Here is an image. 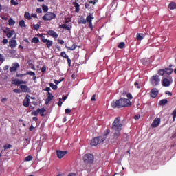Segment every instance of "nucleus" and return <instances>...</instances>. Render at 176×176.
Masks as SVG:
<instances>
[{
  "instance_id": "obj_1",
  "label": "nucleus",
  "mask_w": 176,
  "mask_h": 176,
  "mask_svg": "<svg viewBox=\"0 0 176 176\" xmlns=\"http://www.w3.org/2000/svg\"><path fill=\"white\" fill-rule=\"evenodd\" d=\"M111 129L113 130V142L118 141V138L120 137V131L123 130V124L120 122V117H116L112 123Z\"/></svg>"
},
{
  "instance_id": "obj_2",
  "label": "nucleus",
  "mask_w": 176,
  "mask_h": 176,
  "mask_svg": "<svg viewBox=\"0 0 176 176\" xmlns=\"http://www.w3.org/2000/svg\"><path fill=\"white\" fill-rule=\"evenodd\" d=\"M131 105H133L131 101L124 98H121L119 100H113L111 102V107L113 109L126 108L127 107H131Z\"/></svg>"
},
{
  "instance_id": "obj_3",
  "label": "nucleus",
  "mask_w": 176,
  "mask_h": 176,
  "mask_svg": "<svg viewBox=\"0 0 176 176\" xmlns=\"http://www.w3.org/2000/svg\"><path fill=\"white\" fill-rule=\"evenodd\" d=\"M173 83V77L171 76H168L167 78L164 77L162 80V84L164 87H168L171 86Z\"/></svg>"
},
{
  "instance_id": "obj_4",
  "label": "nucleus",
  "mask_w": 176,
  "mask_h": 176,
  "mask_svg": "<svg viewBox=\"0 0 176 176\" xmlns=\"http://www.w3.org/2000/svg\"><path fill=\"white\" fill-rule=\"evenodd\" d=\"M37 36L41 38V42H43V43H46V46L48 49H50V47L53 46V41L45 38V36H43V34H37Z\"/></svg>"
},
{
  "instance_id": "obj_5",
  "label": "nucleus",
  "mask_w": 176,
  "mask_h": 176,
  "mask_svg": "<svg viewBox=\"0 0 176 176\" xmlns=\"http://www.w3.org/2000/svg\"><path fill=\"white\" fill-rule=\"evenodd\" d=\"M83 161L87 164H93L94 163V156L92 154H86L83 157Z\"/></svg>"
},
{
  "instance_id": "obj_6",
  "label": "nucleus",
  "mask_w": 176,
  "mask_h": 176,
  "mask_svg": "<svg viewBox=\"0 0 176 176\" xmlns=\"http://www.w3.org/2000/svg\"><path fill=\"white\" fill-rule=\"evenodd\" d=\"M105 141V138H102V136L96 137L91 141V146H97L98 144H101Z\"/></svg>"
},
{
  "instance_id": "obj_7",
  "label": "nucleus",
  "mask_w": 176,
  "mask_h": 176,
  "mask_svg": "<svg viewBox=\"0 0 176 176\" xmlns=\"http://www.w3.org/2000/svg\"><path fill=\"white\" fill-rule=\"evenodd\" d=\"M150 82L153 86H157L160 83V77L156 74L150 78Z\"/></svg>"
},
{
  "instance_id": "obj_8",
  "label": "nucleus",
  "mask_w": 176,
  "mask_h": 176,
  "mask_svg": "<svg viewBox=\"0 0 176 176\" xmlns=\"http://www.w3.org/2000/svg\"><path fill=\"white\" fill-rule=\"evenodd\" d=\"M53 19H56V14L54 12H47L43 16V20H44V21H50L51 20H53Z\"/></svg>"
},
{
  "instance_id": "obj_9",
  "label": "nucleus",
  "mask_w": 176,
  "mask_h": 176,
  "mask_svg": "<svg viewBox=\"0 0 176 176\" xmlns=\"http://www.w3.org/2000/svg\"><path fill=\"white\" fill-rule=\"evenodd\" d=\"M171 75L173 74V69L171 68H165V69H161L158 70V75L160 76H163V75Z\"/></svg>"
},
{
  "instance_id": "obj_10",
  "label": "nucleus",
  "mask_w": 176,
  "mask_h": 176,
  "mask_svg": "<svg viewBox=\"0 0 176 176\" xmlns=\"http://www.w3.org/2000/svg\"><path fill=\"white\" fill-rule=\"evenodd\" d=\"M93 20H94V17L91 14H89L87 16V23L89 24V28L93 31Z\"/></svg>"
},
{
  "instance_id": "obj_11",
  "label": "nucleus",
  "mask_w": 176,
  "mask_h": 176,
  "mask_svg": "<svg viewBox=\"0 0 176 176\" xmlns=\"http://www.w3.org/2000/svg\"><path fill=\"white\" fill-rule=\"evenodd\" d=\"M56 155L58 159H63V157L67 155V151L57 150Z\"/></svg>"
},
{
  "instance_id": "obj_12",
  "label": "nucleus",
  "mask_w": 176,
  "mask_h": 176,
  "mask_svg": "<svg viewBox=\"0 0 176 176\" xmlns=\"http://www.w3.org/2000/svg\"><path fill=\"white\" fill-rule=\"evenodd\" d=\"M159 94V90L157 88H153L151 90L150 95L152 98H156Z\"/></svg>"
},
{
  "instance_id": "obj_13",
  "label": "nucleus",
  "mask_w": 176,
  "mask_h": 176,
  "mask_svg": "<svg viewBox=\"0 0 176 176\" xmlns=\"http://www.w3.org/2000/svg\"><path fill=\"white\" fill-rule=\"evenodd\" d=\"M60 56L63 58H66L67 61V64L69 65V67H71V58H69V57L68 56V55H67V54L65 53V52H62L60 53Z\"/></svg>"
},
{
  "instance_id": "obj_14",
  "label": "nucleus",
  "mask_w": 176,
  "mask_h": 176,
  "mask_svg": "<svg viewBox=\"0 0 176 176\" xmlns=\"http://www.w3.org/2000/svg\"><path fill=\"white\" fill-rule=\"evenodd\" d=\"M159 124H160V118H155L151 124V127H153V129L159 127Z\"/></svg>"
},
{
  "instance_id": "obj_15",
  "label": "nucleus",
  "mask_w": 176,
  "mask_h": 176,
  "mask_svg": "<svg viewBox=\"0 0 176 176\" xmlns=\"http://www.w3.org/2000/svg\"><path fill=\"white\" fill-rule=\"evenodd\" d=\"M60 28H63V30H67V31H71V29L72 28V23H70L68 25H67V24L60 25Z\"/></svg>"
},
{
  "instance_id": "obj_16",
  "label": "nucleus",
  "mask_w": 176,
  "mask_h": 176,
  "mask_svg": "<svg viewBox=\"0 0 176 176\" xmlns=\"http://www.w3.org/2000/svg\"><path fill=\"white\" fill-rule=\"evenodd\" d=\"M53 95L52 94V93L48 92V96L47 98L45 99V105H49V102H50V101H52V100H53Z\"/></svg>"
},
{
  "instance_id": "obj_17",
  "label": "nucleus",
  "mask_w": 176,
  "mask_h": 176,
  "mask_svg": "<svg viewBox=\"0 0 176 176\" xmlns=\"http://www.w3.org/2000/svg\"><path fill=\"white\" fill-rule=\"evenodd\" d=\"M9 45L11 49H13L17 46V41L13 38L11 39V41H9Z\"/></svg>"
},
{
  "instance_id": "obj_18",
  "label": "nucleus",
  "mask_w": 176,
  "mask_h": 176,
  "mask_svg": "<svg viewBox=\"0 0 176 176\" xmlns=\"http://www.w3.org/2000/svg\"><path fill=\"white\" fill-rule=\"evenodd\" d=\"M19 68H20V65L19 64V63H16L14 64V66L10 68V71L11 72H14L16 69H19Z\"/></svg>"
},
{
  "instance_id": "obj_19",
  "label": "nucleus",
  "mask_w": 176,
  "mask_h": 176,
  "mask_svg": "<svg viewBox=\"0 0 176 176\" xmlns=\"http://www.w3.org/2000/svg\"><path fill=\"white\" fill-rule=\"evenodd\" d=\"M23 107H25V108H28L30 107V98H28L27 96L23 100Z\"/></svg>"
},
{
  "instance_id": "obj_20",
  "label": "nucleus",
  "mask_w": 176,
  "mask_h": 176,
  "mask_svg": "<svg viewBox=\"0 0 176 176\" xmlns=\"http://www.w3.org/2000/svg\"><path fill=\"white\" fill-rule=\"evenodd\" d=\"M47 34L53 38H58V34L53 30H49Z\"/></svg>"
},
{
  "instance_id": "obj_21",
  "label": "nucleus",
  "mask_w": 176,
  "mask_h": 176,
  "mask_svg": "<svg viewBox=\"0 0 176 176\" xmlns=\"http://www.w3.org/2000/svg\"><path fill=\"white\" fill-rule=\"evenodd\" d=\"M20 89H21V93H27L30 90L27 85H20Z\"/></svg>"
},
{
  "instance_id": "obj_22",
  "label": "nucleus",
  "mask_w": 176,
  "mask_h": 176,
  "mask_svg": "<svg viewBox=\"0 0 176 176\" xmlns=\"http://www.w3.org/2000/svg\"><path fill=\"white\" fill-rule=\"evenodd\" d=\"M78 24H86L87 23V18L85 19L83 16H81L78 21Z\"/></svg>"
},
{
  "instance_id": "obj_23",
  "label": "nucleus",
  "mask_w": 176,
  "mask_h": 176,
  "mask_svg": "<svg viewBox=\"0 0 176 176\" xmlns=\"http://www.w3.org/2000/svg\"><path fill=\"white\" fill-rule=\"evenodd\" d=\"M25 75H30V76H33V80H36V76H35V72L32 71L27 72Z\"/></svg>"
},
{
  "instance_id": "obj_24",
  "label": "nucleus",
  "mask_w": 176,
  "mask_h": 176,
  "mask_svg": "<svg viewBox=\"0 0 176 176\" xmlns=\"http://www.w3.org/2000/svg\"><path fill=\"white\" fill-rule=\"evenodd\" d=\"M14 83L16 86H20V85H27V81H21V80L16 79L14 81Z\"/></svg>"
},
{
  "instance_id": "obj_25",
  "label": "nucleus",
  "mask_w": 176,
  "mask_h": 176,
  "mask_svg": "<svg viewBox=\"0 0 176 176\" xmlns=\"http://www.w3.org/2000/svg\"><path fill=\"white\" fill-rule=\"evenodd\" d=\"M65 48L68 49V50H75L78 47V45L76 44H73L72 47L67 46V44L65 45Z\"/></svg>"
},
{
  "instance_id": "obj_26",
  "label": "nucleus",
  "mask_w": 176,
  "mask_h": 176,
  "mask_svg": "<svg viewBox=\"0 0 176 176\" xmlns=\"http://www.w3.org/2000/svg\"><path fill=\"white\" fill-rule=\"evenodd\" d=\"M168 102V100H167V99H162L159 102V105L164 107V105H166Z\"/></svg>"
},
{
  "instance_id": "obj_27",
  "label": "nucleus",
  "mask_w": 176,
  "mask_h": 176,
  "mask_svg": "<svg viewBox=\"0 0 176 176\" xmlns=\"http://www.w3.org/2000/svg\"><path fill=\"white\" fill-rule=\"evenodd\" d=\"M73 5H74V8H75V12L76 13H79V10H80V6L79 3H76V2H73Z\"/></svg>"
},
{
  "instance_id": "obj_28",
  "label": "nucleus",
  "mask_w": 176,
  "mask_h": 176,
  "mask_svg": "<svg viewBox=\"0 0 176 176\" xmlns=\"http://www.w3.org/2000/svg\"><path fill=\"white\" fill-rule=\"evenodd\" d=\"M45 112H46L45 108L38 109V113H40V116H45Z\"/></svg>"
},
{
  "instance_id": "obj_29",
  "label": "nucleus",
  "mask_w": 176,
  "mask_h": 176,
  "mask_svg": "<svg viewBox=\"0 0 176 176\" xmlns=\"http://www.w3.org/2000/svg\"><path fill=\"white\" fill-rule=\"evenodd\" d=\"M136 38L138 41H142L144 39V34L138 33L136 34Z\"/></svg>"
},
{
  "instance_id": "obj_30",
  "label": "nucleus",
  "mask_w": 176,
  "mask_h": 176,
  "mask_svg": "<svg viewBox=\"0 0 176 176\" xmlns=\"http://www.w3.org/2000/svg\"><path fill=\"white\" fill-rule=\"evenodd\" d=\"M109 133H111V130L107 129V130L104 132L103 136H101L102 138H104V141H105V140H107V136L108 135V134H109Z\"/></svg>"
},
{
  "instance_id": "obj_31",
  "label": "nucleus",
  "mask_w": 176,
  "mask_h": 176,
  "mask_svg": "<svg viewBox=\"0 0 176 176\" xmlns=\"http://www.w3.org/2000/svg\"><path fill=\"white\" fill-rule=\"evenodd\" d=\"M169 9H170L171 10H173V9L176 8V3L175 2H171L170 3L169 6H168Z\"/></svg>"
},
{
  "instance_id": "obj_32",
  "label": "nucleus",
  "mask_w": 176,
  "mask_h": 176,
  "mask_svg": "<svg viewBox=\"0 0 176 176\" xmlns=\"http://www.w3.org/2000/svg\"><path fill=\"white\" fill-rule=\"evenodd\" d=\"M31 42L32 43H39V38L38 37H33Z\"/></svg>"
},
{
  "instance_id": "obj_33",
  "label": "nucleus",
  "mask_w": 176,
  "mask_h": 176,
  "mask_svg": "<svg viewBox=\"0 0 176 176\" xmlns=\"http://www.w3.org/2000/svg\"><path fill=\"white\" fill-rule=\"evenodd\" d=\"M8 24L9 25L12 26V25H14L16 24V21H14V20H13V19L10 18L8 20Z\"/></svg>"
},
{
  "instance_id": "obj_34",
  "label": "nucleus",
  "mask_w": 176,
  "mask_h": 176,
  "mask_svg": "<svg viewBox=\"0 0 176 176\" xmlns=\"http://www.w3.org/2000/svg\"><path fill=\"white\" fill-rule=\"evenodd\" d=\"M19 26H21V28L24 27H27V25H25V21H24V20H21L19 23Z\"/></svg>"
},
{
  "instance_id": "obj_35",
  "label": "nucleus",
  "mask_w": 176,
  "mask_h": 176,
  "mask_svg": "<svg viewBox=\"0 0 176 176\" xmlns=\"http://www.w3.org/2000/svg\"><path fill=\"white\" fill-rule=\"evenodd\" d=\"M25 19H27V20H31V16L30 15V12H26L24 14Z\"/></svg>"
},
{
  "instance_id": "obj_36",
  "label": "nucleus",
  "mask_w": 176,
  "mask_h": 176,
  "mask_svg": "<svg viewBox=\"0 0 176 176\" xmlns=\"http://www.w3.org/2000/svg\"><path fill=\"white\" fill-rule=\"evenodd\" d=\"M32 116H38L39 115V109H38L36 111H34L32 112Z\"/></svg>"
},
{
  "instance_id": "obj_37",
  "label": "nucleus",
  "mask_w": 176,
  "mask_h": 176,
  "mask_svg": "<svg viewBox=\"0 0 176 176\" xmlns=\"http://www.w3.org/2000/svg\"><path fill=\"white\" fill-rule=\"evenodd\" d=\"M32 159H34V157H32V155H28L25 158V162H31V160H32Z\"/></svg>"
},
{
  "instance_id": "obj_38",
  "label": "nucleus",
  "mask_w": 176,
  "mask_h": 176,
  "mask_svg": "<svg viewBox=\"0 0 176 176\" xmlns=\"http://www.w3.org/2000/svg\"><path fill=\"white\" fill-rule=\"evenodd\" d=\"M13 34H14V30H12L11 32H9L6 34L7 38H10L11 36H12Z\"/></svg>"
},
{
  "instance_id": "obj_39",
  "label": "nucleus",
  "mask_w": 176,
  "mask_h": 176,
  "mask_svg": "<svg viewBox=\"0 0 176 176\" xmlns=\"http://www.w3.org/2000/svg\"><path fill=\"white\" fill-rule=\"evenodd\" d=\"M50 87H52V90H57V85H54L52 82L50 83Z\"/></svg>"
},
{
  "instance_id": "obj_40",
  "label": "nucleus",
  "mask_w": 176,
  "mask_h": 176,
  "mask_svg": "<svg viewBox=\"0 0 176 176\" xmlns=\"http://www.w3.org/2000/svg\"><path fill=\"white\" fill-rule=\"evenodd\" d=\"M124 46H126V44L124 43V42H121L118 45V48L123 49V47H124Z\"/></svg>"
},
{
  "instance_id": "obj_41",
  "label": "nucleus",
  "mask_w": 176,
  "mask_h": 176,
  "mask_svg": "<svg viewBox=\"0 0 176 176\" xmlns=\"http://www.w3.org/2000/svg\"><path fill=\"white\" fill-rule=\"evenodd\" d=\"M42 8H43V12H44L45 13H46V12H47V11L49 10V7H48L47 6L43 5V6H42Z\"/></svg>"
},
{
  "instance_id": "obj_42",
  "label": "nucleus",
  "mask_w": 176,
  "mask_h": 176,
  "mask_svg": "<svg viewBox=\"0 0 176 176\" xmlns=\"http://www.w3.org/2000/svg\"><path fill=\"white\" fill-rule=\"evenodd\" d=\"M10 3H11V5H13V6H17V5H19V2H17L14 0H11Z\"/></svg>"
},
{
  "instance_id": "obj_43",
  "label": "nucleus",
  "mask_w": 176,
  "mask_h": 176,
  "mask_svg": "<svg viewBox=\"0 0 176 176\" xmlns=\"http://www.w3.org/2000/svg\"><path fill=\"white\" fill-rule=\"evenodd\" d=\"M4 151H6L7 149H10L12 148V144H6L3 146Z\"/></svg>"
},
{
  "instance_id": "obj_44",
  "label": "nucleus",
  "mask_w": 176,
  "mask_h": 176,
  "mask_svg": "<svg viewBox=\"0 0 176 176\" xmlns=\"http://www.w3.org/2000/svg\"><path fill=\"white\" fill-rule=\"evenodd\" d=\"M39 27H40L39 24H36L33 25V28L34 30H36V31H38Z\"/></svg>"
},
{
  "instance_id": "obj_45",
  "label": "nucleus",
  "mask_w": 176,
  "mask_h": 176,
  "mask_svg": "<svg viewBox=\"0 0 176 176\" xmlns=\"http://www.w3.org/2000/svg\"><path fill=\"white\" fill-rule=\"evenodd\" d=\"M126 97H127L128 100H133V95L130 93H128L126 94Z\"/></svg>"
},
{
  "instance_id": "obj_46",
  "label": "nucleus",
  "mask_w": 176,
  "mask_h": 176,
  "mask_svg": "<svg viewBox=\"0 0 176 176\" xmlns=\"http://www.w3.org/2000/svg\"><path fill=\"white\" fill-rule=\"evenodd\" d=\"M172 116H173V120H175L176 118V109L171 113Z\"/></svg>"
},
{
  "instance_id": "obj_47",
  "label": "nucleus",
  "mask_w": 176,
  "mask_h": 176,
  "mask_svg": "<svg viewBox=\"0 0 176 176\" xmlns=\"http://www.w3.org/2000/svg\"><path fill=\"white\" fill-rule=\"evenodd\" d=\"M16 50H10V51H9V53H10V54H12V55H14V54H16Z\"/></svg>"
},
{
  "instance_id": "obj_48",
  "label": "nucleus",
  "mask_w": 176,
  "mask_h": 176,
  "mask_svg": "<svg viewBox=\"0 0 176 176\" xmlns=\"http://www.w3.org/2000/svg\"><path fill=\"white\" fill-rule=\"evenodd\" d=\"M98 2V0L89 1V3H92V5H96Z\"/></svg>"
},
{
  "instance_id": "obj_49",
  "label": "nucleus",
  "mask_w": 176,
  "mask_h": 176,
  "mask_svg": "<svg viewBox=\"0 0 176 176\" xmlns=\"http://www.w3.org/2000/svg\"><path fill=\"white\" fill-rule=\"evenodd\" d=\"M13 91L14 93H18V94L21 93V90H20V89H14Z\"/></svg>"
},
{
  "instance_id": "obj_50",
  "label": "nucleus",
  "mask_w": 176,
  "mask_h": 176,
  "mask_svg": "<svg viewBox=\"0 0 176 176\" xmlns=\"http://www.w3.org/2000/svg\"><path fill=\"white\" fill-rule=\"evenodd\" d=\"M41 72H46V66H43L41 69Z\"/></svg>"
},
{
  "instance_id": "obj_51",
  "label": "nucleus",
  "mask_w": 176,
  "mask_h": 176,
  "mask_svg": "<svg viewBox=\"0 0 176 176\" xmlns=\"http://www.w3.org/2000/svg\"><path fill=\"white\" fill-rule=\"evenodd\" d=\"M58 43H59V45H64V40H58Z\"/></svg>"
},
{
  "instance_id": "obj_52",
  "label": "nucleus",
  "mask_w": 176,
  "mask_h": 176,
  "mask_svg": "<svg viewBox=\"0 0 176 176\" xmlns=\"http://www.w3.org/2000/svg\"><path fill=\"white\" fill-rule=\"evenodd\" d=\"M58 107H61L63 105V102L61 101V98L59 99V101L58 102Z\"/></svg>"
},
{
  "instance_id": "obj_53",
  "label": "nucleus",
  "mask_w": 176,
  "mask_h": 176,
  "mask_svg": "<svg viewBox=\"0 0 176 176\" xmlns=\"http://www.w3.org/2000/svg\"><path fill=\"white\" fill-rule=\"evenodd\" d=\"M71 111L72 110L70 109H66L65 110V113L69 114L71 112Z\"/></svg>"
},
{
  "instance_id": "obj_54",
  "label": "nucleus",
  "mask_w": 176,
  "mask_h": 176,
  "mask_svg": "<svg viewBox=\"0 0 176 176\" xmlns=\"http://www.w3.org/2000/svg\"><path fill=\"white\" fill-rule=\"evenodd\" d=\"M0 61H5V59L3 58V55H2V54H0Z\"/></svg>"
},
{
  "instance_id": "obj_55",
  "label": "nucleus",
  "mask_w": 176,
  "mask_h": 176,
  "mask_svg": "<svg viewBox=\"0 0 176 176\" xmlns=\"http://www.w3.org/2000/svg\"><path fill=\"white\" fill-rule=\"evenodd\" d=\"M140 115H136V116H134L135 120H138V119H140Z\"/></svg>"
},
{
  "instance_id": "obj_56",
  "label": "nucleus",
  "mask_w": 176,
  "mask_h": 176,
  "mask_svg": "<svg viewBox=\"0 0 176 176\" xmlns=\"http://www.w3.org/2000/svg\"><path fill=\"white\" fill-rule=\"evenodd\" d=\"M134 86H136L137 89H140V85H138V82H134Z\"/></svg>"
},
{
  "instance_id": "obj_57",
  "label": "nucleus",
  "mask_w": 176,
  "mask_h": 176,
  "mask_svg": "<svg viewBox=\"0 0 176 176\" xmlns=\"http://www.w3.org/2000/svg\"><path fill=\"white\" fill-rule=\"evenodd\" d=\"M36 12L39 13V14L42 13V8H37L36 9Z\"/></svg>"
},
{
  "instance_id": "obj_58",
  "label": "nucleus",
  "mask_w": 176,
  "mask_h": 176,
  "mask_svg": "<svg viewBox=\"0 0 176 176\" xmlns=\"http://www.w3.org/2000/svg\"><path fill=\"white\" fill-rule=\"evenodd\" d=\"M24 75H26V74H16V76H18V78H23V76H24Z\"/></svg>"
},
{
  "instance_id": "obj_59",
  "label": "nucleus",
  "mask_w": 176,
  "mask_h": 176,
  "mask_svg": "<svg viewBox=\"0 0 176 176\" xmlns=\"http://www.w3.org/2000/svg\"><path fill=\"white\" fill-rule=\"evenodd\" d=\"M85 9H89V6H90V4H89V3H85Z\"/></svg>"
},
{
  "instance_id": "obj_60",
  "label": "nucleus",
  "mask_w": 176,
  "mask_h": 176,
  "mask_svg": "<svg viewBox=\"0 0 176 176\" xmlns=\"http://www.w3.org/2000/svg\"><path fill=\"white\" fill-rule=\"evenodd\" d=\"M91 101H96V95H93L91 98Z\"/></svg>"
},
{
  "instance_id": "obj_61",
  "label": "nucleus",
  "mask_w": 176,
  "mask_h": 176,
  "mask_svg": "<svg viewBox=\"0 0 176 176\" xmlns=\"http://www.w3.org/2000/svg\"><path fill=\"white\" fill-rule=\"evenodd\" d=\"M1 102H5L6 101H8V98H3L1 100Z\"/></svg>"
},
{
  "instance_id": "obj_62",
  "label": "nucleus",
  "mask_w": 176,
  "mask_h": 176,
  "mask_svg": "<svg viewBox=\"0 0 176 176\" xmlns=\"http://www.w3.org/2000/svg\"><path fill=\"white\" fill-rule=\"evenodd\" d=\"M2 43L4 44V45H6V43H8V40L7 38H4L2 41Z\"/></svg>"
},
{
  "instance_id": "obj_63",
  "label": "nucleus",
  "mask_w": 176,
  "mask_h": 176,
  "mask_svg": "<svg viewBox=\"0 0 176 176\" xmlns=\"http://www.w3.org/2000/svg\"><path fill=\"white\" fill-rule=\"evenodd\" d=\"M54 83L56 84V85H58L59 83H61V81L57 80H54Z\"/></svg>"
},
{
  "instance_id": "obj_64",
  "label": "nucleus",
  "mask_w": 176,
  "mask_h": 176,
  "mask_svg": "<svg viewBox=\"0 0 176 176\" xmlns=\"http://www.w3.org/2000/svg\"><path fill=\"white\" fill-rule=\"evenodd\" d=\"M67 176H76V174L74 173H70Z\"/></svg>"
}]
</instances>
